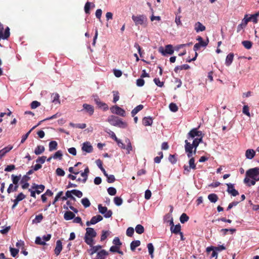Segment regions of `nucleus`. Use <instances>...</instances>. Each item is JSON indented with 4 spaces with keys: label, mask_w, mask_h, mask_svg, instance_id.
I'll list each match as a JSON object with an SVG mask.
<instances>
[{
    "label": "nucleus",
    "mask_w": 259,
    "mask_h": 259,
    "mask_svg": "<svg viewBox=\"0 0 259 259\" xmlns=\"http://www.w3.org/2000/svg\"><path fill=\"white\" fill-rule=\"evenodd\" d=\"M228 187L227 192L233 196H236L239 194L237 190L234 189V185L231 183L227 184Z\"/></svg>",
    "instance_id": "9b49d317"
},
{
    "label": "nucleus",
    "mask_w": 259,
    "mask_h": 259,
    "mask_svg": "<svg viewBox=\"0 0 259 259\" xmlns=\"http://www.w3.org/2000/svg\"><path fill=\"white\" fill-rule=\"evenodd\" d=\"M122 202L123 200L120 197H115L114 198V202L117 206L121 205L122 203Z\"/></svg>",
    "instance_id": "a18cd8bd"
},
{
    "label": "nucleus",
    "mask_w": 259,
    "mask_h": 259,
    "mask_svg": "<svg viewBox=\"0 0 259 259\" xmlns=\"http://www.w3.org/2000/svg\"><path fill=\"white\" fill-rule=\"evenodd\" d=\"M147 247L148 249L149 253L150 255V257L153 258L154 257L153 252L154 250V246L151 243H149L147 244Z\"/></svg>",
    "instance_id": "2f4dec72"
},
{
    "label": "nucleus",
    "mask_w": 259,
    "mask_h": 259,
    "mask_svg": "<svg viewBox=\"0 0 259 259\" xmlns=\"http://www.w3.org/2000/svg\"><path fill=\"white\" fill-rule=\"evenodd\" d=\"M195 30L197 32L199 31H203L205 30V27L200 22H197L195 24Z\"/></svg>",
    "instance_id": "f3484780"
},
{
    "label": "nucleus",
    "mask_w": 259,
    "mask_h": 259,
    "mask_svg": "<svg viewBox=\"0 0 259 259\" xmlns=\"http://www.w3.org/2000/svg\"><path fill=\"white\" fill-rule=\"evenodd\" d=\"M243 46L247 49H250L252 47V42L249 40H244L242 42Z\"/></svg>",
    "instance_id": "a19ab883"
},
{
    "label": "nucleus",
    "mask_w": 259,
    "mask_h": 259,
    "mask_svg": "<svg viewBox=\"0 0 259 259\" xmlns=\"http://www.w3.org/2000/svg\"><path fill=\"white\" fill-rule=\"evenodd\" d=\"M134 233V229L132 227H129L127 229L126 234L127 236L132 237Z\"/></svg>",
    "instance_id": "8fccbe9b"
},
{
    "label": "nucleus",
    "mask_w": 259,
    "mask_h": 259,
    "mask_svg": "<svg viewBox=\"0 0 259 259\" xmlns=\"http://www.w3.org/2000/svg\"><path fill=\"white\" fill-rule=\"evenodd\" d=\"M135 230L137 233L141 234L144 232V228L142 225H137L135 228Z\"/></svg>",
    "instance_id": "ea45409f"
},
{
    "label": "nucleus",
    "mask_w": 259,
    "mask_h": 259,
    "mask_svg": "<svg viewBox=\"0 0 259 259\" xmlns=\"http://www.w3.org/2000/svg\"><path fill=\"white\" fill-rule=\"evenodd\" d=\"M81 202L85 208L89 207L91 205L90 201L87 198H83L81 199Z\"/></svg>",
    "instance_id": "58836bf2"
},
{
    "label": "nucleus",
    "mask_w": 259,
    "mask_h": 259,
    "mask_svg": "<svg viewBox=\"0 0 259 259\" xmlns=\"http://www.w3.org/2000/svg\"><path fill=\"white\" fill-rule=\"evenodd\" d=\"M181 230V226L180 224L174 226V227H170V231L171 233L175 234L180 233Z\"/></svg>",
    "instance_id": "393cba45"
},
{
    "label": "nucleus",
    "mask_w": 259,
    "mask_h": 259,
    "mask_svg": "<svg viewBox=\"0 0 259 259\" xmlns=\"http://www.w3.org/2000/svg\"><path fill=\"white\" fill-rule=\"evenodd\" d=\"M95 101L96 104L99 108L103 109L104 111L108 110L109 107L106 103L102 102L99 100H95Z\"/></svg>",
    "instance_id": "4468645a"
},
{
    "label": "nucleus",
    "mask_w": 259,
    "mask_h": 259,
    "mask_svg": "<svg viewBox=\"0 0 259 259\" xmlns=\"http://www.w3.org/2000/svg\"><path fill=\"white\" fill-rule=\"evenodd\" d=\"M185 151H190V150H193V149L194 148L193 146H192V144H191L190 142L188 141L187 140H186L185 141Z\"/></svg>",
    "instance_id": "4c0bfd02"
},
{
    "label": "nucleus",
    "mask_w": 259,
    "mask_h": 259,
    "mask_svg": "<svg viewBox=\"0 0 259 259\" xmlns=\"http://www.w3.org/2000/svg\"><path fill=\"white\" fill-rule=\"evenodd\" d=\"M199 144L197 142V140H195L194 139L193 140L192 144V146H193L194 147V154H196V153L197 148L198 147Z\"/></svg>",
    "instance_id": "5fc2aeb1"
},
{
    "label": "nucleus",
    "mask_w": 259,
    "mask_h": 259,
    "mask_svg": "<svg viewBox=\"0 0 259 259\" xmlns=\"http://www.w3.org/2000/svg\"><path fill=\"white\" fill-rule=\"evenodd\" d=\"M242 112L244 114L246 115L247 116L250 117V114L249 112V107L247 105H244L243 106Z\"/></svg>",
    "instance_id": "3c124183"
},
{
    "label": "nucleus",
    "mask_w": 259,
    "mask_h": 259,
    "mask_svg": "<svg viewBox=\"0 0 259 259\" xmlns=\"http://www.w3.org/2000/svg\"><path fill=\"white\" fill-rule=\"evenodd\" d=\"M144 108L143 105H139L137 107H136L131 112V114L133 117H134L135 115L138 113L140 111L142 110Z\"/></svg>",
    "instance_id": "a878e982"
},
{
    "label": "nucleus",
    "mask_w": 259,
    "mask_h": 259,
    "mask_svg": "<svg viewBox=\"0 0 259 259\" xmlns=\"http://www.w3.org/2000/svg\"><path fill=\"white\" fill-rule=\"evenodd\" d=\"M107 121L112 125L121 128H125L128 124L126 122L123 121L119 117L115 115H110Z\"/></svg>",
    "instance_id": "f257e3e1"
},
{
    "label": "nucleus",
    "mask_w": 259,
    "mask_h": 259,
    "mask_svg": "<svg viewBox=\"0 0 259 259\" xmlns=\"http://www.w3.org/2000/svg\"><path fill=\"white\" fill-rule=\"evenodd\" d=\"M246 176L255 181H259V167L249 169L246 172Z\"/></svg>",
    "instance_id": "7ed1b4c3"
},
{
    "label": "nucleus",
    "mask_w": 259,
    "mask_h": 259,
    "mask_svg": "<svg viewBox=\"0 0 259 259\" xmlns=\"http://www.w3.org/2000/svg\"><path fill=\"white\" fill-rule=\"evenodd\" d=\"M189 217L185 213H182L180 218V221L181 223L182 224L187 222L189 220Z\"/></svg>",
    "instance_id": "c9c22d12"
},
{
    "label": "nucleus",
    "mask_w": 259,
    "mask_h": 259,
    "mask_svg": "<svg viewBox=\"0 0 259 259\" xmlns=\"http://www.w3.org/2000/svg\"><path fill=\"white\" fill-rule=\"evenodd\" d=\"M141 244L140 240H135L131 242L130 247L132 251H134L136 248L139 246Z\"/></svg>",
    "instance_id": "c756f323"
},
{
    "label": "nucleus",
    "mask_w": 259,
    "mask_h": 259,
    "mask_svg": "<svg viewBox=\"0 0 259 259\" xmlns=\"http://www.w3.org/2000/svg\"><path fill=\"white\" fill-rule=\"evenodd\" d=\"M58 143L55 141H51L49 143V151H52L57 149Z\"/></svg>",
    "instance_id": "7c9ffc66"
},
{
    "label": "nucleus",
    "mask_w": 259,
    "mask_h": 259,
    "mask_svg": "<svg viewBox=\"0 0 259 259\" xmlns=\"http://www.w3.org/2000/svg\"><path fill=\"white\" fill-rule=\"evenodd\" d=\"M142 122L145 126H150L153 123V119L151 117H145L143 118Z\"/></svg>",
    "instance_id": "6ab92c4d"
},
{
    "label": "nucleus",
    "mask_w": 259,
    "mask_h": 259,
    "mask_svg": "<svg viewBox=\"0 0 259 259\" xmlns=\"http://www.w3.org/2000/svg\"><path fill=\"white\" fill-rule=\"evenodd\" d=\"M202 133L201 131L198 130V128H194L188 133L187 138L188 139H194L195 137L201 136Z\"/></svg>",
    "instance_id": "1a4fd4ad"
},
{
    "label": "nucleus",
    "mask_w": 259,
    "mask_h": 259,
    "mask_svg": "<svg viewBox=\"0 0 259 259\" xmlns=\"http://www.w3.org/2000/svg\"><path fill=\"white\" fill-rule=\"evenodd\" d=\"M75 217L73 212L70 211H67L64 214V218L65 220L68 221L73 219Z\"/></svg>",
    "instance_id": "4be33fe9"
},
{
    "label": "nucleus",
    "mask_w": 259,
    "mask_h": 259,
    "mask_svg": "<svg viewBox=\"0 0 259 259\" xmlns=\"http://www.w3.org/2000/svg\"><path fill=\"white\" fill-rule=\"evenodd\" d=\"M62 250V245L61 240H58L56 242V246L54 250L55 253L58 255Z\"/></svg>",
    "instance_id": "dca6fc26"
},
{
    "label": "nucleus",
    "mask_w": 259,
    "mask_h": 259,
    "mask_svg": "<svg viewBox=\"0 0 259 259\" xmlns=\"http://www.w3.org/2000/svg\"><path fill=\"white\" fill-rule=\"evenodd\" d=\"M110 111L111 113L122 117H125L126 116L125 110L117 105L112 106L110 108Z\"/></svg>",
    "instance_id": "423d86ee"
},
{
    "label": "nucleus",
    "mask_w": 259,
    "mask_h": 259,
    "mask_svg": "<svg viewBox=\"0 0 259 259\" xmlns=\"http://www.w3.org/2000/svg\"><path fill=\"white\" fill-rule=\"evenodd\" d=\"M107 181L109 183H113L115 181V178L114 175H107Z\"/></svg>",
    "instance_id": "052dcab7"
},
{
    "label": "nucleus",
    "mask_w": 259,
    "mask_h": 259,
    "mask_svg": "<svg viewBox=\"0 0 259 259\" xmlns=\"http://www.w3.org/2000/svg\"><path fill=\"white\" fill-rule=\"evenodd\" d=\"M102 220L103 217L101 215H97L93 217L90 221H87L86 222V225L88 226H89L91 225H94Z\"/></svg>",
    "instance_id": "9d476101"
},
{
    "label": "nucleus",
    "mask_w": 259,
    "mask_h": 259,
    "mask_svg": "<svg viewBox=\"0 0 259 259\" xmlns=\"http://www.w3.org/2000/svg\"><path fill=\"white\" fill-rule=\"evenodd\" d=\"M62 156H63L62 152L60 150H58L53 155L54 159H58V158L60 160L62 159Z\"/></svg>",
    "instance_id": "79ce46f5"
},
{
    "label": "nucleus",
    "mask_w": 259,
    "mask_h": 259,
    "mask_svg": "<svg viewBox=\"0 0 259 259\" xmlns=\"http://www.w3.org/2000/svg\"><path fill=\"white\" fill-rule=\"evenodd\" d=\"M3 25L2 24H0V39L2 38L3 39H8L10 35V28L9 27H7L5 29V32L3 33Z\"/></svg>",
    "instance_id": "6e6552de"
},
{
    "label": "nucleus",
    "mask_w": 259,
    "mask_h": 259,
    "mask_svg": "<svg viewBox=\"0 0 259 259\" xmlns=\"http://www.w3.org/2000/svg\"><path fill=\"white\" fill-rule=\"evenodd\" d=\"M255 154V152L253 149H247L245 152V156L247 158L251 159Z\"/></svg>",
    "instance_id": "412c9836"
},
{
    "label": "nucleus",
    "mask_w": 259,
    "mask_h": 259,
    "mask_svg": "<svg viewBox=\"0 0 259 259\" xmlns=\"http://www.w3.org/2000/svg\"><path fill=\"white\" fill-rule=\"evenodd\" d=\"M113 102L115 103L119 99V96L118 95V92H113Z\"/></svg>",
    "instance_id": "338daca9"
},
{
    "label": "nucleus",
    "mask_w": 259,
    "mask_h": 259,
    "mask_svg": "<svg viewBox=\"0 0 259 259\" xmlns=\"http://www.w3.org/2000/svg\"><path fill=\"white\" fill-rule=\"evenodd\" d=\"M170 110L172 112H176L178 110V107L177 105L174 103H171L169 105Z\"/></svg>",
    "instance_id": "de8ad7c7"
},
{
    "label": "nucleus",
    "mask_w": 259,
    "mask_h": 259,
    "mask_svg": "<svg viewBox=\"0 0 259 259\" xmlns=\"http://www.w3.org/2000/svg\"><path fill=\"white\" fill-rule=\"evenodd\" d=\"M113 243L114 244V245L120 246L122 245V243L121 242L119 238L117 237L114 238L113 240Z\"/></svg>",
    "instance_id": "6e6d98bb"
},
{
    "label": "nucleus",
    "mask_w": 259,
    "mask_h": 259,
    "mask_svg": "<svg viewBox=\"0 0 259 259\" xmlns=\"http://www.w3.org/2000/svg\"><path fill=\"white\" fill-rule=\"evenodd\" d=\"M189 166H187L186 165H185L184 166V174H186V175L188 174L190 171L191 169H192L193 170H195L196 169V166L195 163L194 158H190V160L189 161Z\"/></svg>",
    "instance_id": "0eeeda50"
},
{
    "label": "nucleus",
    "mask_w": 259,
    "mask_h": 259,
    "mask_svg": "<svg viewBox=\"0 0 259 259\" xmlns=\"http://www.w3.org/2000/svg\"><path fill=\"white\" fill-rule=\"evenodd\" d=\"M40 105V102L37 101H34L31 103V109H35L37 107H39Z\"/></svg>",
    "instance_id": "4d7b16f0"
},
{
    "label": "nucleus",
    "mask_w": 259,
    "mask_h": 259,
    "mask_svg": "<svg viewBox=\"0 0 259 259\" xmlns=\"http://www.w3.org/2000/svg\"><path fill=\"white\" fill-rule=\"evenodd\" d=\"M169 161L172 164H175L177 162V159L175 155L170 154L168 157Z\"/></svg>",
    "instance_id": "13d9d810"
},
{
    "label": "nucleus",
    "mask_w": 259,
    "mask_h": 259,
    "mask_svg": "<svg viewBox=\"0 0 259 259\" xmlns=\"http://www.w3.org/2000/svg\"><path fill=\"white\" fill-rule=\"evenodd\" d=\"M125 142L127 144L126 146H125V149L127 151L126 153L130 154V152L132 150V146L131 143L130 142V140L128 138H126L125 139Z\"/></svg>",
    "instance_id": "473e14b6"
},
{
    "label": "nucleus",
    "mask_w": 259,
    "mask_h": 259,
    "mask_svg": "<svg viewBox=\"0 0 259 259\" xmlns=\"http://www.w3.org/2000/svg\"><path fill=\"white\" fill-rule=\"evenodd\" d=\"M234 58V54L233 53H230L228 54L226 57V62L225 64L226 66H230L231 63H232V61L233 60Z\"/></svg>",
    "instance_id": "b1692460"
},
{
    "label": "nucleus",
    "mask_w": 259,
    "mask_h": 259,
    "mask_svg": "<svg viewBox=\"0 0 259 259\" xmlns=\"http://www.w3.org/2000/svg\"><path fill=\"white\" fill-rule=\"evenodd\" d=\"M145 84V81L143 78H140L136 80V84L138 87H143Z\"/></svg>",
    "instance_id": "864d4df0"
},
{
    "label": "nucleus",
    "mask_w": 259,
    "mask_h": 259,
    "mask_svg": "<svg viewBox=\"0 0 259 259\" xmlns=\"http://www.w3.org/2000/svg\"><path fill=\"white\" fill-rule=\"evenodd\" d=\"M19 187V185H14L13 183L9 185L7 189V192L10 194L12 192L17 191Z\"/></svg>",
    "instance_id": "5701e85b"
},
{
    "label": "nucleus",
    "mask_w": 259,
    "mask_h": 259,
    "mask_svg": "<svg viewBox=\"0 0 259 259\" xmlns=\"http://www.w3.org/2000/svg\"><path fill=\"white\" fill-rule=\"evenodd\" d=\"M32 189H35L37 194H39L42 191H44L45 187L44 185H37L36 184H33L32 186Z\"/></svg>",
    "instance_id": "f8f14e48"
},
{
    "label": "nucleus",
    "mask_w": 259,
    "mask_h": 259,
    "mask_svg": "<svg viewBox=\"0 0 259 259\" xmlns=\"http://www.w3.org/2000/svg\"><path fill=\"white\" fill-rule=\"evenodd\" d=\"M254 180H250V178L246 176V178L244 179V182L248 186L250 187L251 186H253L255 184V182Z\"/></svg>",
    "instance_id": "bb28decb"
},
{
    "label": "nucleus",
    "mask_w": 259,
    "mask_h": 259,
    "mask_svg": "<svg viewBox=\"0 0 259 259\" xmlns=\"http://www.w3.org/2000/svg\"><path fill=\"white\" fill-rule=\"evenodd\" d=\"M56 174L59 176H64L65 175V171L61 168H57L56 170Z\"/></svg>",
    "instance_id": "680f3d73"
},
{
    "label": "nucleus",
    "mask_w": 259,
    "mask_h": 259,
    "mask_svg": "<svg viewBox=\"0 0 259 259\" xmlns=\"http://www.w3.org/2000/svg\"><path fill=\"white\" fill-rule=\"evenodd\" d=\"M43 215L42 214H39L36 215L35 220H33V222H35L36 223H40L43 219Z\"/></svg>",
    "instance_id": "0e129e2a"
},
{
    "label": "nucleus",
    "mask_w": 259,
    "mask_h": 259,
    "mask_svg": "<svg viewBox=\"0 0 259 259\" xmlns=\"http://www.w3.org/2000/svg\"><path fill=\"white\" fill-rule=\"evenodd\" d=\"M158 51L163 56H166L167 54L172 55L174 53L173 46L171 45H166L165 49L162 47H160L158 49Z\"/></svg>",
    "instance_id": "39448f33"
},
{
    "label": "nucleus",
    "mask_w": 259,
    "mask_h": 259,
    "mask_svg": "<svg viewBox=\"0 0 259 259\" xmlns=\"http://www.w3.org/2000/svg\"><path fill=\"white\" fill-rule=\"evenodd\" d=\"M154 83L158 87H162L164 85V83L162 81H161L160 79L158 78H155L153 80Z\"/></svg>",
    "instance_id": "bf43d9fd"
},
{
    "label": "nucleus",
    "mask_w": 259,
    "mask_h": 259,
    "mask_svg": "<svg viewBox=\"0 0 259 259\" xmlns=\"http://www.w3.org/2000/svg\"><path fill=\"white\" fill-rule=\"evenodd\" d=\"M109 235V232L107 231L103 230L102 231V235L101 236V241H103L105 240Z\"/></svg>",
    "instance_id": "49530a36"
},
{
    "label": "nucleus",
    "mask_w": 259,
    "mask_h": 259,
    "mask_svg": "<svg viewBox=\"0 0 259 259\" xmlns=\"http://www.w3.org/2000/svg\"><path fill=\"white\" fill-rule=\"evenodd\" d=\"M45 148L44 146H37L35 150H34V153L38 155L41 153H42L45 151Z\"/></svg>",
    "instance_id": "c85d7f7f"
},
{
    "label": "nucleus",
    "mask_w": 259,
    "mask_h": 259,
    "mask_svg": "<svg viewBox=\"0 0 259 259\" xmlns=\"http://www.w3.org/2000/svg\"><path fill=\"white\" fill-rule=\"evenodd\" d=\"M92 247V248L90 250L91 255H93L102 248V246L100 245L95 246L93 245Z\"/></svg>",
    "instance_id": "e433bc0d"
},
{
    "label": "nucleus",
    "mask_w": 259,
    "mask_h": 259,
    "mask_svg": "<svg viewBox=\"0 0 259 259\" xmlns=\"http://www.w3.org/2000/svg\"><path fill=\"white\" fill-rule=\"evenodd\" d=\"M91 3L89 2H87L84 6V12L86 14H90V7H91Z\"/></svg>",
    "instance_id": "09e8293b"
},
{
    "label": "nucleus",
    "mask_w": 259,
    "mask_h": 259,
    "mask_svg": "<svg viewBox=\"0 0 259 259\" xmlns=\"http://www.w3.org/2000/svg\"><path fill=\"white\" fill-rule=\"evenodd\" d=\"M120 249V246H116V245H113L110 248V251L112 252H117L118 250Z\"/></svg>",
    "instance_id": "69168bd1"
},
{
    "label": "nucleus",
    "mask_w": 259,
    "mask_h": 259,
    "mask_svg": "<svg viewBox=\"0 0 259 259\" xmlns=\"http://www.w3.org/2000/svg\"><path fill=\"white\" fill-rule=\"evenodd\" d=\"M59 95L57 93H53L51 95V98H52V102L54 104H60V100H59Z\"/></svg>",
    "instance_id": "cd10ccee"
},
{
    "label": "nucleus",
    "mask_w": 259,
    "mask_h": 259,
    "mask_svg": "<svg viewBox=\"0 0 259 259\" xmlns=\"http://www.w3.org/2000/svg\"><path fill=\"white\" fill-rule=\"evenodd\" d=\"M132 18L137 26L139 25H143L147 21L146 16L144 15H133Z\"/></svg>",
    "instance_id": "20e7f679"
},
{
    "label": "nucleus",
    "mask_w": 259,
    "mask_h": 259,
    "mask_svg": "<svg viewBox=\"0 0 259 259\" xmlns=\"http://www.w3.org/2000/svg\"><path fill=\"white\" fill-rule=\"evenodd\" d=\"M73 194H74L78 198H81L82 196V193L80 191L78 190H73Z\"/></svg>",
    "instance_id": "e2e57ef3"
},
{
    "label": "nucleus",
    "mask_w": 259,
    "mask_h": 259,
    "mask_svg": "<svg viewBox=\"0 0 259 259\" xmlns=\"http://www.w3.org/2000/svg\"><path fill=\"white\" fill-rule=\"evenodd\" d=\"M82 150L83 151H85L88 153H91L93 151V148L92 146L90 144L89 142H85L83 144L82 147Z\"/></svg>",
    "instance_id": "ddd939ff"
},
{
    "label": "nucleus",
    "mask_w": 259,
    "mask_h": 259,
    "mask_svg": "<svg viewBox=\"0 0 259 259\" xmlns=\"http://www.w3.org/2000/svg\"><path fill=\"white\" fill-rule=\"evenodd\" d=\"M108 255V252L104 249L99 251L97 254L96 259H105L106 256Z\"/></svg>",
    "instance_id": "a211bd4d"
},
{
    "label": "nucleus",
    "mask_w": 259,
    "mask_h": 259,
    "mask_svg": "<svg viewBox=\"0 0 259 259\" xmlns=\"http://www.w3.org/2000/svg\"><path fill=\"white\" fill-rule=\"evenodd\" d=\"M26 198V196L22 193H20L16 197L17 199L19 201H22Z\"/></svg>",
    "instance_id": "774afa93"
},
{
    "label": "nucleus",
    "mask_w": 259,
    "mask_h": 259,
    "mask_svg": "<svg viewBox=\"0 0 259 259\" xmlns=\"http://www.w3.org/2000/svg\"><path fill=\"white\" fill-rule=\"evenodd\" d=\"M97 236V233L92 228H87L86 232L84 235V242L90 246H92L94 244V238Z\"/></svg>",
    "instance_id": "f03ea898"
},
{
    "label": "nucleus",
    "mask_w": 259,
    "mask_h": 259,
    "mask_svg": "<svg viewBox=\"0 0 259 259\" xmlns=\"http://www.w3.org/2000/svg\"><path fill=\"white\" fill-rule=\"evenodd\" d=\"M208 199H209V200L210 202L215 203L218 200V196H217V194L212 193V194L208 195Z\"/></svg>",
    "instance_id": "72a5a7b5"
},
{
    "label": "nucleus",
    "mask_w": 259,
    "mask_h": 259,
    "mask_svg": "<svg viewBox=\"0 0 259 259\" xmlns=\"http://www.w3.org/2000/svg\"><path fill=\"white\" fill-rule=\"evenodd\" d=\"M98 209L100 213L104 214L105 212L108 211V208L106 206H103L101 204L98 205Z\"/></svg>",
    "instance_id": "c03bdc74"
},
{
    "label": "nucleus",
    "mask_w": 259,
    "mask_h": 259,
    "mask_svg": "<svg viewBox=\"0 0 259 259\" xmlns=\"http://www.w3.org/2000/svg\"><path fill=\"white\" fill-rule=\"evenodd\" d=\"M83 109L86 111L91 116L92 115L94 112V108L93 106L88 104H84L83 105Z\"/></svg>",
    "instance_id": "2eb2a0df"
},
{
    "label": "nucleus",
    "mask_w": 259,
    "mask_h": 259,
    "mask_svg": "<svg viewBox=\"0 0 259 259\" xmlns=\"http://www.w3.org/2000/svg\"><path fill=\"white\" fill-rule=\"evenodd\" d=\"M190 68V66L188 64H184L181 66H176L175 69L174 71L176 73H178L179 72L180 70H187Z\"/></svg>",
    "instance_id": "aec40b11"
},
{
    "label": "nucleus",
    "mask_w": 259,
    "mask_h": 259,
    "mask_svg": "<svg viewBox=\"0 0 259 259\" xmlns=\"http://www.w3.org/2000/svg\"><path fill=\"white\" fill-rule=\"evenodd\" d=\"M10 251L11 254L13 257H15L19 251L18 249L14 248L11 247H10Z\"/></svg>",
    "instance_id": "37998d69"
},
{
    "label": "nucleus",
    "mask_w": 259,
    "mask_h": 259,
    "mask_svg": "<svg viewBox=\"0 0 259 259\" xmlns=\"http://www.w3.org/2000/svg\"><path fill=\"white\" fill-rule=\"evenodd\" d=\"M21 177V175H20L19 176H15L14 175H12L11 176V178H12L13 183L14 185H18V182L20 181Z\"/></svg>",
    "instance_id": "f704fd0d"
},
{
    "label": "nucleus",
    "mask_w": 259,
    "mask_h": 259,
    "mask_svg": "<svg viewBox=\"0 0 259 259\" xmlns=\"http://www.w3.org/2000/svg\"><path fill=\"white\" fill-rule=\"evenodd\" d=\"M107 191H108V194L110 195H112V196L115 195L116 193V190L114 187H109L107 189Z\"/></svg>",
    "instance_id": "603ef678"
}]
</instances>
